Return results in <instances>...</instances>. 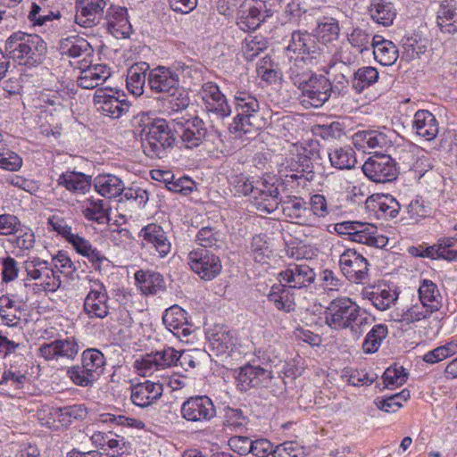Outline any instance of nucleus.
<instances>
[{"mask_svg": "<svg viewBox=\"0 0 457 457\" xmlns=\"http://www.w3.org/2000/svg\"><path fill=\"white\" fill-rule=\"evenodd\" d=\"M4 51L10 59L18 61L20 64L36 66L43 61L46 44L38 35L19 31L6 39Z\"/></svg>", "mask_w": 457, "mask_h": 457, "instance_id": "1", "label": "nucleus"}, {"mask_svg": "<svg viewBox=\"0 0 457 457\" xmlns=\"http://www.w3.org/2000/svg\"><path fill=\"white\" fill-rule=\"evenodd\" d=\"M259 107L257 100L249 93L242 91L237 92L234 97V110L236 117L234 118L233 130L230 129V141L233 140V147L245 145L251 138L254 137L255 129L250 121L253 113Z\"/></svg>", "mask_w": 457, "mask_h": 457, "instance_id": "2", "label": "nucleus"}, {"mask_svg": "<svg viewBox=\"0 0 457 457\" xmlns=\"http://www.w3.org/2000/svg\"><path fill=\"white\" fill-rule=\"evenodd\" d=\"M142 147L145 154L151 159H162L171 151L175 137L167 121L154 120L143 129Z\"/></svg>", "mask_w": 457, "mask_h": 457, "instance_id": "3", "label": "nucleus"}, {"mask_svg": "<svg viewBox=\"0 0 457 457\" xmlns=\"http://www.w3.org/2000/svg\"><path fill=\"white\" fill-rule=\"evenodd\" d=\"M344 248L342 242L337 241L331 246L332 253H339V268L344 276L356 284H364L369 280L368 260L353 248Z\"/></svg>", "mask_w": 457, "mask_h": 457, "instance_id": "4", "label": "nucleus"}, {"mask_svg": "<svg viewBox=\"0 0 457 457\" xmlns=\"http://www.w3.org/2000/svg\"><path fill=\"white\" fill-rule=\"evenodd\" d=\"M23 269L26 272L25 280L38 281L36 285L45 292H55L62 285L60 276L54 270L53 265L37 255L29 256L23 262Z\"/></svg>", "mask_w": 457, "mask_h": 457, "instance_id": "5", "label": "nucleus"}, {"mask_svg": "<svg viewBox=\"0 0 457 457\" xmlns=\"http://www.w3.org/2000/svg\"><path fill=\"white\" fill-rule=\"evenodd\" d=\"M301 90L300 101L305 107H321L330 97L332 83L322 75H312L298 87Z\"/></svg>", "mask_w": 457, "mask_h": 457, "instance_id": "6", "label": "nucleus"}, {"mask_svg": "<svg viewBox=\"0 0 457 457\" xmlns=\"http://www.w3.org/2000/svg\"><path fill=\"white\" fill-rule=\"evenodd\" d=\"M361 170L369 179L376 183L390 182L398 176L396 163L387 154H375L368 158Z\"/></svg>", "mask_w": 457, "mask_h": 457, "instance_id": "7", "label": "nucleus"}, {"mask_svg": "<svg viewBox=\"0 0 457 457\" xmlns=\"http://www.w3.org/2000/svg\"><path fill=\"white\" fill-rule=\"evenodd\" d=\"M360 307L348 297H338L330 302L325 311L326 323L334 329L348 328Z\"/></svg>", "mask_w": 457, "mask_h": 457, "instance_id": "8", "label": "nucleus"}, {"mask_svg": "<svg viewBox=\"0 0 457 457\" xmlns=\"http://www.w3.org/2000/svg\"><path fill=\"white\" fill-rule=\"evenodd\" d=\"M190 269L204 280H212L221 270L220 257L208 249H194L187 256Z\"/></svg>", "mask_w": 457, "mask_h": 457, "instance_id": "9", "label": "nucleus"}, {"mask_svg": "<svg viewBox=\"0 0 457 457\" xmlns=\"http://www.w3.org/2000/svg\"><path fill=\"white\" fill-rule=\"evenodd\" d=\"M118 91L111 87L97 88L94 95V104L103 115L118 119L129 112V104L126 99H120Z\"/></svg>", "mask_w": 457, "mask_h": 457, "instance_id": "10", "label": "nucleus"}, {"mask_svg": "<svg viewBox=\"0 0 457 457\" xmlns=\"http://www.w3.org/2000/svg\"><path fill=\"white\" fill-rule=\"evenodd\" d=\"M174 131L180 137L186 148L199 146L207 133L204 121L195 116L192 119H174Z\"/></svg>", "mask_w": 457, "mask_h": 457, "instance_id": "11", "label": "nucleus"}, {"mask_svg": "<svg viewBox=\"0 0 457 457\" xmlns=\"http://www.w3.org/2000/svg\"><path fill=\"white\" fill-rule=\"evenodd\" d=\"M236 373V386L241 392L252 387H269L273 378L271 370L251 364L241 367Z\"/></svg>", "mask_w": 457, "mask_h": 457, "instance_id": "12", "label": "nucleus"}, {"mask_svg": "<svg viewBox=\"0 0 457 457\" xmlns=\"http://www.w3.org/2000/svg\"><path fill=\"white\" fill-rule=\"evenodd\" d=\"M147 83L154 93L173 96L179 91V74L170 68L158 66L149 71Z\"/></svg>", "mask_w": 457, "mask_h": 457, "instance_id": "13", "label": "nucleus"}, {"mask_svg": "<svg viewBox=\"0 0 457 457\" xmlns=\"http://www.w3.org/2000/svg\"><path fill=\"white\" fill-rule=\"evenodd\" d=\"M110 297L105 286L99 280L94 284L84 301V312L90 319H104L108 316Z\"/></svg>", "mask_w": 457, "mask_h": 457, "instance_id": "14", "label": "nucleus"}, {"mask_svg": "<svg viewBox=\"0 0 457 457\" xmlns=\"http://www.w3.org/2000/svg\"><path fill=\"white\" fill-rule=\"evenodd\" d=\"M79 351V346L74 337L56 339L51 343H45L38 348L40 356L46 361H73Z\"/></svg>", "mask_w": 457, "mask_h": 457, "instance_id": "15", "label": "nucleus"}, {"mask_svg": "<svg viewBox=\"0 0 457 457\" xmlns=\"http://www.w3.org/2000/svg\"><path fill=\"white\" fill-rule=\"evenodd\" d=\"M180 412L185 420L191 422L208 421L216 413L212 400L206 395L188 398L183 403Z\"/></svg>", "mask_w": 457, "mask_h": 457, "instance_id": "16", "label": "nucleus"}, {"mask_svg": "<svg viewBox=\"0 0 457 457\" xmlns=\"http://www.w3.org/2000/svg\"><path fill=\"white\" fill-rule=\"evenodd\" d=\"M234 5L239 4L236 16V24L243 31L255 30L264 21L261 13L262 3L253 0H234Z\"/></svg>", "mask_w": 457, "mask_h": 457, "instance_id": "17", "label": "nucleus"}, {"mask_svg": "<svg viewBox=\"0 0 457 457\" xmlns=\"http://www.w3.org/2000/svg\"><path fill=\"white\" fill-rule=\"evenodd\" d=\"M179 351L172 347H166L162 350L153 352L142 357L141 361H137L138 370H142L143 375L151 374L153 370L167 369L177 366V355Z\"/></svg>", "mask_w": 457, "mask_h": 457, "instance_id": "18", "label": "nucleus"}, {"mask_svg": "<svg viewBox=\"0 0 457 457\" xmlns=\"http://www.w3.org/2000/svg\"><path fill=\"white\" fill-rule=\"evenodd\" d=\"M109 0H78L75 21L81 27L91 28L102 19L104 9Z\"/></svg>", "mask_w": 457, "mask_h": 457, "instance_id": "19", "label": "nucleus"}, {"mask_svg": "<svg viewBox=\"0 0 457 457\" xmlns=\"http://www.w3.org/2000/svg\"><path fill=\"white\" fill-rule=\"evenodd\" d=\"M278 276L280 281L284 282L289 288L301 289L309 287L314 282L316 273L307 264L291 263Z\"/></svg>", "mask_w": 457, "mask_h": 457, "instance_id": "20", "label": "nucleus"}, {"mask_svg": "<svg viewBox=\"0 0 457 457\" xmlns=\"http://www.w3.org/2000/svg\"><path fill=\"white\" fill-rule=\"evenodd\" d=\"M143 247H153L160 257H165L171 248V245L163 228L155 223L145 226L139 232Z\"/></svg>", "mask_w": 457, "mask_h": 457, "instance_id": "21", "label": "nucleus"}, {"mask_svg": "<svg viewBox=\"0 0 457 457\" xmlns=\"http://www.w3.org/2000/svg\"><path fill=\"white\" fill-rule=\"evenodd\" d=\"M202 98L206 109L218 119H225L228 112L226 96L223 95L216 84L208 82L202 87Z\"/></svg>", "mask_w": 457, "mask_h": 457, "instance_id": "22", "label": "nucleus"}, {"mask_svg": "<svg viewBox=\"0 0 457 457\" xmlns=\"http://www.w3.org/2000/svg\"><path fill=\"white\" fill-rule=\"evenodd\" d=\"M287 52L297 54H307V58L316 59L320 49L316 45L314 37L306 30H294L286 47Z\"/></svg>", "mask_w": 457, "mask_h": 457, "instance_id": "23", "label": "nucleus"}, {"mask_svg": "<svg viewBox=\"0 0 457 457\" xmlns=\"http://www.w3.org/2000/svg\"><path fill=\"white\" fill-rule=\"evenodd\" d=\"M162 385L149 380L131 386L130 400L141 408H145L156 402L162 395Z\"/></svg>", "mask_w": 457, "mask_h": 457, "instance_id": "24", "label": "nucleus"}, {"mask_svg": "<svg viewBox=\"0 0 457 457\" xmlns=\"http://www.w3.org/2000/svg\"><path fill=\"white\" fill-rule=\"evenodd\" d=\"M162 322L167 329L178 337H187L191 334V325L187 322V312L178 305L165 310Z\"/></svg>", "mask_w": 457, "mask_h": 457, "instance_id": "25", "label": "nucleus"}, {"mask_svg": "<svg viewBox=\"0 0 457 457\" xmlns=\"http://www.w3.org/2000/svg\"><path fill=\"white\" fill-rule=\"evenodd\" d=\"M283 212L296 224L313 227V215L303 198L296 196L289 198L284 203Z\"/></svg>", "mask_w": 457, "mask_h": 457, "instance_id": "26", "label": "nucleus"}, {"mask_svg": "<svg viewBox=\"0 0 457 457\" xmlns=\"http://www.w3.org/2000/svg\"><path fill=\"white\" fill-rule=\"evenodd\" d=\"M353 233L355 234L352 240L353 242L369 246L381 248L386 246L388 242L387 237L378 234V228L371 223L359 221Z\"/></svg>", "mask_w": 457, "mask_h": 457, "instance_id": "27", "label": "nucleus"}, {"mask_svg": "<svg viewBox=\"0 0 457 457\" xmlns=\"http://www.w3.org/2000/svg\"><path fill=\"white\" fill-rule=\"evenodd\" d=\"M412 127L417 135L428 141L434 139L439 131L435 115L428 110H420L415 113Z\"/></svg>", "mask_w": 457, "mask_h": 457, "instance_id": "28", "label": "nucleus"}, {"mask_svg": "<svg viewBox=\"0 0 457 457\" xmlns=\"http://www.w3.org/2000/svg\"><path fill=\"white\" fill-rule=\"evenodd\" d=\"M279 191L273 184L262 182V187H254L252 196L260 201L257 203L258 209L268 213L273 212L278 207Z\"/></svg>", "mask_w": 457, "mask_h": 457, "instance_id": "29", "label": "nucleus"}, {"mask_svg": "<svg viewBox=\"0 0 457 457\" xmlns=\"http://www.w3.org/2000/svg\"><path fill=\"white\" fill-rule=\"evenodd\" d=\"M363 295L378 311L389 309L398 299L397 291L387 285L374 287L370 291L365 290Z\"/></svg>", "mask_w": 457, "mask_h": 457, "instance_id": "30", "label": "nucleus"}, {"mask_svg": "<svg viewBox=\"0 0 457 457\" xmlns=\"http://www.w3.org/2000/svg\"><path fill=\"white\" fill-rule=\"evenodd\" d=\"M110 76V69L105 65H92L81 70L77 83L82 88L93 89L102 85Z\"/></svg>", "mask_w": 457, "mask_h": 457, "instance_id": "31", "label": "nucleus"}, {"mask_svg": "<svg viewBox=\"0 0 457 457\" xmlns=\"http://www.w3.org/2000/svg\"><path fill=\"white\" fill-rule=\"evenodd\" d=\"M369 13L374 22L388 27L393 24L397 12L395 4L388 0H372L369 7Z\"/></svg>", "mask_w": 457, "mask_h": 457, "instance_id": "32", "label": "nucleus"}, {"mask_svg": "<svg viewBox=\"0 0 457 457\" xmlns=\"http://www.w3.org/2000/svg\"><path fill=\"white\" fill-rule=\"evenodd\" d=\"M135 280L145 295H156L165 290V281L159 272L152 270H137Z\"/></svg>", "mask_w": 457, "mask_h": 457, "instance_id": "33", "label": "nucleus"}, {"mask_svg": "<svg viewBox=\"0 0 457 457\" xmlns=\"http://www.w3.org/2000/svg\"><path fill=\"white\" fill-rule=\"evenodd\" d=\"M72 246L78 253L87 258L96 270L101 271L104 265L109 267L110 261L108 258L86 238L79 236Z\"/></svg>", "mask_w": 457, "mask_h": 457, "instance_id": "34", "label": "nucleus"}, {"mask_svg": "<svg viewBox=\"0 0 457 457\" xmlns=\"http://www.w3.org/2000/svg\"><path fill=\"white\" fill-rule=\"evenodd\" d=\"M373 54L375 59L382 65L388 66L394 64L398 58V49L395 45L384 39L381 36L376 35L371 40Z\"/></svg>", "mask_w": 457, "mask_h": 457, "instance_id": "35", "label": "nucleus"}, {"mask_svg": "<svg viewBox=\"0 0 457 457\" xmlns=\"http://www.w3.org/2000/svg\"><path fill=\"white\" fill-rule=\"evenodd\" d=\"M28 18L37 25L60 18V12L55 7V0H37L32 4Z\"/></svg>", "mask_w": 457, "mask_h": 457, "instance_id": "36", "label": "nucleus"}, {"mask_svg": "<svg viewBox=\"0 0 457 457\" xmlns=\"http://www.w3.org/2000/svg\"><path fill=\"white\" fill-rule=\"evenodd\" d=\"M57 183L70 192L86 194L91 187V176L82 172L66 171L59 176Z\"/></svg>", "mask_w": 457, "mask_h": 457, "instance_id": "37", "label": "nucleus"}, {"mask_svg": "<svg viewBox=\"0 0 457 457\" xmlns=\"http://www.w3.org/2000/svg\"><path fill=\"white\" fill-rule=\"evenodd\" d=\"M94 187L96 192L106 198L117 197L125 190L122 180L112 174H101L96 177Z\"/></svg>", "mask_w": 457, "mask_h": 457, "instance_id": "38", "label": "nucleus"}, {"mask_svg": "<svg viewBox=\"0 0 457 457\" xmlns=\"http://www.w3.org/2000/svg\"><path fill=\"white\" fill-rule=\"evenodd\" d=\"M353 145L360 149L384 148L390 144L387 136L378 130H362L353 137Z\"/></svg>", "mask_w": 457, "mask_h": 457, "instance_id": "39", "label": "nucleus"}, {"mask_svg": "<svg viewBox=\"0 0 457 457\" xmlns=\"http://www.w3.org/2000/svg\"><path fill=\"white\" fill-rule=\"evenodd\" d=\"M436 23L444 33L457 32V4L453 2H443L437 11Z\"/></svg>", "mask_w": 457, "mask_h": 457, "instance_id": "40", "label": "nucleus"}, {"mask_svg": "<svg viewBox=\"0 0 457 457\" xmlns=\"http://www.w3.org/2000/svg\"><path fill=\"white\" fill-rule=\"evenodd\" d=\"M149 70V64L146 62H137L133 64L127 72V88L134 96H139L144 93V87L146 81V71Z\"/></svg>", "mask_w": 457, "mask_h": 457, "instance_id": "41", "label": "nucleus"}, {"mask_svg": "<svg viewBox=\"0 0 457 457\" xmlns=\"http://www.w3.org/2000/svg\"><path fill=\"white\" fill-rule=\"evenodd\" d=\"M81 211L87 220L99 224H104L109 220V205L99 198L89 197L85 200L81 205Z\"/></svg>", "mask_w": 457, "mask_h": 457, "instance_id": "42", "label": "nucleus"}, {"mask_svg": "<svg viewBox=\"0 0 457 457\" xmlns=\"http://www.w3.org/2000/svg\"><path fill=\"white\" fill-rule=\"evenodd\" d=\"M51 414L63 427L71 426L74 421L83 420L87 416V409L84 404H74L53 408Z\"/></svg>", "mask_w": 457, "mask_h": 457, "instance_id": "43", "label": "nucleus"}, {"mask_svg": "<svg viewBox=\"0 0 457 457\" xmlns=\"http://www.w3.org/2000/svg\"><path fill=\"white\" fill-rule=\"evenodd\" d=\"M270 303H273L276 309L285 312H290L295 309V300L290 289L286 285H274L271 287L268 295Z\"/></svg>", "mask_w": 457, "mask_h": 457, "instance_id": "44", "label": "nucleus"}, {"mask_svg": "<svg viewBox=\"0 0 457 457\" xmlns=\"http://www.w3.org/2000/svg\"><path fill=\"white\" fill-rule=\"evenodd\" d=\"M60 51L62 55L71 58L86 57L91 54L92 48L83 37H71L61 41Z\"/></svg>", "mask_w": 457, "mask_h": 457, "instance_id": "45", "label": "nucleus"}, {"mask_svg": "<svg viewBox=\"0 0 457 457\" xmlns=\"http://www.w3.org/2000/svg\"><path fill=\"white\" fill-rule=\"evenodd\" d=\"M320 4L312 0H290L284 7L282 19L285 22L298 23L308 10L318 9Z\"/></svg>", "mask_w": 457, "mask_h": 457, "instance_id": "46", "label": "nucleus"}, {"mask_svg": "<svg viewBox=\"0 0 457 457\" xmlns=\"http://www.w3.org/2000/svg\"><path fill=\"white\" fill-rule=\"evenodd\" d=\"M107 28L112 34L125 35L130 28L127 18V9L112 5L106 13Z\"/></svg>", "mask_w": 457, "mask_h": 457, "instance_id": "47", "label": "nucleus"}, {"mask_svg": "<svg viewBox=\"0 0 457 457\" xmlns=\"http://www.w3.org/2000/svg\"><path fill=\"white\" fill-rule=\"evenodd\" d=\"M418 292L420 300L425 306L431 308L435 312L442 307V295L433 281L429 279L422 280Z\"/></svg>", "mask_w": 457, "mask_h": 457, "instance_id": "48", "label": "nucleus"}, {"mask_svg": "<svg viewBox=\"0 0 457 457\" xmlns=\"http://www.w3.org/2000/svg\"><path fill=\"white\" fill-rule=\"evenodd\" d=\"M14 248L22 253L30 251L36 243V237L32 229L21 225L17 231L7 240Z\"/></svg>", "mask_w": 457, "mask_h": 457, "instance_id": "49", "label": "nucleus"}, {"mask_svg": "<svg viewBox=\"0 0 457 457\" xmlns=\"http://www.w3.org/2000/svg\"><path fill=\"white\" fill-rule=\"evenodd\" d=\"M388 334L387 327L383 324L373 326L366 335L362 343L363 352L366 353H376L380 347L382 342Z\"/></svg>", "mask_w": 457, "mask_h": 457, "instance_id": "50", "label": "nucleus"}, {"mask_svg": "<svg viewBox=\"0 0 457 457\" xmlns=\"http://www.w3.org/2000/svg\"><path fill=\"white\" fill-rule=\"evenodd\" d=\"M211 355L216 358L215 362L224 366L228 358V335L227 332H216L210 340Z\"/></svg>", "mask_w": 457, "mask_h": 457, "instance_id": "51", "label": "nucleus"}, {"mask_svg": "<svg viewBox=\"0 0 457 457\" xmlns=\"http://www.w3.org/2000/svg\"><path fill=\"white\" fill-rule=\"evenodd\" d=\"M306 59L308 58H305L304 56H298L294 61H290L287 73L290 79L298 87L306 82L312 75L306 63Z\"/></svg>", "mask_w": 457, "mask_h": 457, "instance_id": "52", "label": "nucleus"}, {"mask_svg": "<svg viewBox=\"0 0 457 457\" xmlns=\"http://www.w3.org/2000/svg\"><path fill=\"white\" fill-rule=\"evenodd\" d=\"M82 365L87 371L100 376L105 364V358L102 352L96 348H88L82 353Z\"/></svg>", "mask_w": 457, "mask_h": 457, "instance_id": "53", "label": "nucleus"}, {"mask_svg": "<svg viewBox=\"0 0 457 457\" xmlns=\"http://www.w3.org/2000/svg\"><path fill=\"white\" fill-rule=\"evenodd\" d=\"M315 31L319 39L326 44L338 39L340 28L336 19L323 18L318 22Z\"/></svg>", "mask_w": 457, "mask_h": 457, "instance_id": "54", "label": "nucleus"}, {"mask_svg": "<svg viewBox=\"0 0 457 457\" xmlns=\"http://www.w3.org/2000/svg\"><path fill=\"white\" fill-rule=\"evenodd\" d=\"M402 47L403 57L406 60H413L426 52L427 45L419 35L413 34L402 39Z\"/></svg>", "mask_w": 457, "mask_h": 457, "instance_id": "55", "label": "nucleus"}, {"mask_svg": "<svg viewBox=\"0 0 457 457\" xmlns=\"http://www.w3.org/2000/svg\"><path fill=\"white\" fill-rule=\"evenodd\" d=\"M378 79V71L374 67H362L354 72L352 86L357 93L374 84Z\"/></svg>", "mask_w": 457, "mask_h": 457, "instance_id": "56", "label": "nucleus"}, {"mask_svg": "<svg viewBox=\"0 0 457 457\" xmlns=\"http://www.w3.org/2000/svg\"><path fill=\"white\" fill-rule=\"evenodd\" d=\"M328 156L331 165L339 170L352 169L356 163L355 154L349 147L335 149Z\"/></svg>", "mask_w": 457, "mask_h": 457, "instance_id": "57", "label": "nucleus"}, {"mask_svg": "<svg viewBox=\"0 0 457 457\" xmlns=\"http://www.w3.org/2000/svg\"><path fill=\"white\" fill-rule=\"evenodd\" d=\"M268 47L267 39L262 35L248 36L243 42L242 53L245 59L252 61Z\"/></svg>", "mask_w": 457, "mask_h": 457, "instance_id": "58", "label": "nucleus"}, {"mask_svg": "<svg viewBox=\"0 0 457 457\" xmlns=\"http://www.w3.org/2000/svg\"><path fill=\"white\" fill-rule=\"evenodd\" d=\"M196 241L200 246V249H207L214 247L215 249L220 248L225 245V243L220 239V234L218 231H213L212 228L204 227L202 228L197 235Z\"/></svg>", "mask_w": 457, "mask_h": 457, "instance_id": "59", "label": "nucleus"}, {"mask_svg": "<svg viewBox=\"0 0 457 457\" xmlns=\"http://www.w3.org/2000/svg\"><path fill=\"white\" fill-rule=\"evenodd\" d=\"M204 356V353L198 349L183 350L177 355V366H180L185 370L195 369L200 366Z\"/></svg>", "mask_w": 457, "mask_h": 457, "instance_id": "60", "label": "nucleus"}, {"mask_svg": "<svg viewBox=\"0 0 457 457\" xmlns=\"http://www.w3.org/2000/svg\"><path fill=\"white\" fill-rule=\"evenodd\" d=\"M47 224L52 230L64 237L71 245L75 243L77 238L79 237V234L72 233L71 227L69 226L65 220L61 217L55 215L49 217Z\"/></svg>", "mask_w": 457, "mask_h": 457, "instance_id": "61", "label": "nucleus"}, {"mask_svg": "<svg viewBox=\"0 0 457 457\" xmlns=\"http://www.w3.org/2000/svg\"><path fill=\"white\" fill-rule=\"evenodd\" d=\"M71 381L79 386H89L96 380V374H93L81 364L70 368L67 371Z\"/></svg>", "mask_w": 457, "mask_h": 457, "instance_id": "62", "label": "nucleus"}, {"mask_svg": "<svg viewBox=\"0 0 457 457\" xmlns=\"http://www.w3.org/2000/svg\"><path fill=\"white\" fill-rule=\"evenodd\" d=\"M408 378V373L404 371L403 366L394 365L386 370L383 374V379L386 387L403 385Z\"/></svg>", "mask_w": 457, "mask_h": 457, "instance_id": "63", "label": "nucleus"}, {"mask_svg": "<svg viewBox=\"0 0 457 457\" xmlns=\"http://www.w3.org/2000/svg\"><path fill=\"white\" fill-rule=\"evenodd\" d=\"M50 263L57 273H62L67 277H71L77 270L75 264L68 254L62 251H59L58 253L52 258Z\"/></svg>", "mask_w": 457, "mask_h": 457, "instance_id": "64", "label": "nucleus"}]
</instances>
